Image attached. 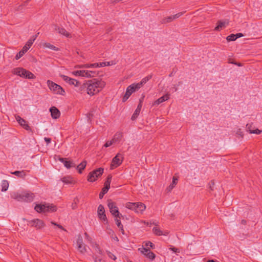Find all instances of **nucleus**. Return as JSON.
<instances>
[{"label": "nucleus", "instance_id": "nucleus-1", "mask_svg": "<svg viewBox=\"0 0 262 262\" xmlns=\"http://www.w3.org/2000/svg\"><path fill=\"white\" fill-rule=\"evenodd\" d=\"M105 84V82L101 79H93L86 81L87 94L92 96L99 93Z\"/></svg>", "mask_w": 262, "mask_h": 262}, {"label": "nucleus", "instance_id": "nucleus-2", "mask_svg": "<svg viewBox=\"0 0 262 262\" xmlns=\"http://www.w3.org/2000/svg\"><path fill=\"white\" fill-rule=\"evenodd\" d=\"M12 198L18 201L31 202L33 200L34 195L30 192H22L21 193H14Z\"/></svg>", "mask_w": 262, "mask_h": 262}, {"label": "nucleus", "instance_id": "nucleus-3", "mask_svg": "<svg viewBox=\"0 0 262 262\" xmlns=\"http://www.w3.org/2000/svg\"><path fill=\"white\" fill-rule=\"evenodd\" d=\"M125 207L129 209L134 210L136 213L141 214H142L146 209L145 205L141 202H128L125 204Z\"/></svg>", "mask_w": 262, "mask_h": 262}, {"label": "nucleus", "instance_id": "nucleus-4", "mask_svg": "<svg viewBox=\"0 0 262 262\" xmlns=\"http://www.w3.org/2000/svg\"><path fill=\"white\" fill-rule=\"evenodd\" d=\"M47 84L50 90L53 93L64 95L65 92L60 85L55 83L50 80H47Z\"/></svg>", "mask_w": 262, "mask_h": 262}, {"label": "nucleus", "instance_id": "nucleus-5", "mask_svg": "<svg viewBox=\"0 0 262 262\" xmlns=\"http://www.w3.org/2000/svg\"><path fill=\"white\" fill-rule=\"evenodd\" d=\"M140 89V88L137 83H134L129 85L126 88L125 94L122 99L123 102L126 101L133 93L137 91Z\"/></svg>", "mask_w": 262, "mask_h": 262}, {"label": "nucleus", "instance_id": "nucleus-6", "mask_svg": "<svg viewBox=\"0 0 262 262\" xmlns=\"http://www.w3.org/2000/svg\"><path fill=\"white\" fill-rule=\"evenodd\" d=\"M103 172V168H99L90 172L88 176V181L91 182L95 181Z\"/></svg>", "mask_w": 262, "mask_h": 262}, {"label": "nucleus", "instance_id": "nucleus-7", "mask_svg": "<svg viewBox=\"0 0 262 262\" xmlns=\"http://www.w3.org/2000/svg\"><path fill=\"white\" fill-rule=\"evenodd\" d=\"M34 41V39H29L28 41L27 42L26 45L24 46L21 51H20L16 55L15 59L16 60L20 58L30 48L33 42Z\"/></svg>", "mask_w": 262, "mask_h": 262}, {"label": "nucleus", "instance_id": "nucleus-8", "mask_svg": "<svg viewBox=\"0 0 262 262\" xmlns=\"http://www.w3.org/2000/svg\"><path fill=\"white\" fill-rule=\"evenodd\" d=\"M107 206L109 208L110 212L115 217H119V218H120L121 214L119 213L118 207L116 205L115 203L113 202L111 200H109L108 201Z\"/></svg>", "mask_w": 262, "mask_h": 262}, {"label": "nucleus", "instance_id": "nucleus-9", "mask_svg": "<svg viewBox=\"0 0 262 262\" xmlns=\"http://www.w3.org/2000/svg\"><path fill=\"white\" fill-rule=\"evenodd\" d=\"M28 225L35 227L37 229H40L45 226V223L39 219H36L28 221Z\"/></svg>", "mask_w": 262, "mask_h": 262}, {"label": "nucleus", "instance_id": "nucleus-10", "mask_svg": "<svg viewBox=\"0 0 262 262\" xmlns=\"http://www.w3.org/2000/svg\"><path fill=\"white\" fill-rule=\"evenodd\" d=\"M98 216L99 219L103 221L105 224L108 223V221L105 214V210L104 207L102 205H99L98 207Z\"/></svg>", "mask_w": 262, "mask_h": 262}, {"label": "nucleus", "instance_id": "nucleus-11", "mask_svg": "<svg viewBox=\"0 0 262 262\" xmlns=\"http://www.w3.org/2000/svg\"><path fill=\"white\" fill-rule=\"evenodd\" d=\"M123 161V157L120 154H118L112 160L111 165V169L117 167L119 166Z\"/></svg>", "mask_w": 262, "mask_h": 262}, {"label": "nucleus", "instance_id": "nucleus-12", "mask_svg": "<svg viewBox=\"0 0 262 262\" xmlns=\"http://www.w3.org/2000/svg\"><path fill=\"white\" fill-rule=\"evenodd\" d=\"M138 250L151 260L154 259L156 257L155 254L151 252L148 248L144 247L140 248L138 249Z\"/></svg>", "mask_w": 262, "mask_h": 262}, {"label": "nucleus", "instance_id": "nucleus-13", "mask_svg": "<svg viewBox=\"0 0 262 262\" xmlns=\"http://www.w3.org/2000/svg\"><path fill=\"white\" fill-rule=\"evenodd\" d=\"M77 245L78 249L81 253L86 252L85 245L83 243V239L81 235H79L77 240Z\"/></svg>", "mask_w": 262, "mask_h": 262}, {"label": "nucleus", "instance_id": "nucleus-14", "mask_svg": "<svg viewBox=\"0 0 262 262\" xmlns=\"http://www.w3.org/2000/svg\"><path fill=\"white\" fill-rule=\"evenodd\" d=\"M15 119L18 123L27 130H31V128L28 124L27 121L19 116H15Z\"/></svg>", "mask_w": 262, "mask_h": 262}, {"label": "nucleus", "instance_id": "nucleus-15", "mask_svg": "<svg viewBox=\"0 0 262 262\" xmlns=\"http://www.w3.org/2000/svg\"><path fill=\"white\" fill-rule=\"evenodd\" d=\"M183 14L182 13H178L175 15L166 17L161 20L162 23L166 24L172 21L173 20L179 18Z\"/></svg>", "mask_w": 262, "mask_h": 262}, {"label": "nucleus", "instance_id": "nucleus-16", "mask_svg": "<svg viewBox=\"0 0 262 262\" xmlns=\"http://www.w3.org/2000/svg\"><path fill=\"white\" fill-rule=\"evenodd\" d=\"M13 73L22 77H25L27 70L22 68H16L13 70Z\"/></svg>", "mask_w": 262, "mask_h": 262}, {"label": "nucleus", "instance_id": "nucleus-17", "mask_svg": "<svg viewBox=\"0 0 262 262\" xmlns=\"http://www.w3.org/2000/svg\"><path fill=\"white\" fill-rule=\"evenodd\" d=\"M51 116L53 119H57L60 116V111L55 106H52L50 108Z\"/></svg>", "mask_w": 262, "mask_h": 262}, {"label": "nucleus", "instance_id": "nucleus-18", "mask_svg": "<svg viewBox=\"0 0 262 262\" xmlns=\"http://www.w3.org/2000/svg\"><path fill=\"white\" fill-rule=\"evenodd\" d=\"M111 180H112V176L108 175L107 176L106 180L105 181V182L104 183V186L102 189V191L103 192H104L105 194L106 193H107V192L108 191V189L110 188V184L111 182Z\"/></svg>", "mask_w": 262, "mask_h": 262}, {"label": "nucleus", "instance_id": "nucleus-19", "mask_svg": "<svg viewBox=\"0 0 262 262\" xmlns=\"http://www.w3.org/2000/svg\"><path fill=\"white\" fill-rule=\"evenodd\" d=\"M59 161L62 162L66 167L69 169L72 167H75L76 165L74 163L71 161H68L67 159L59 158Z\"/></svg>", "mask_w": 262, "mask_h": 262}, {"label": "nucleus", "instance_id": "nucleus-20", "mask_svg": "<svg viewBox=\"0 0 262 262\" xmlns=\"http://www.w3.org/2000/svg\"><path fill=\"white\" fill-rule=\"evenodd\" d=\"M142 106V102L140 100L136 110H135L134 113L133 114V115L132 116V120H134L137 118V117L138 116V115L140 114Z\"/></svg>", "mask_w": 262, "mask_h": 262}, {"label": "nucleus", "instance_id": "nucleus-21", "mask_svg": "<svg viewBox=\"0 0 262 262\" xmlns=\"http://www.w3.org/2000/svg\"><path fill=\"white\" fill-rule=\"evenodd\" d=\"M99 66L98 63H94L92 64H80L77 65L75 66V68H98Z\"/></svg>", "mask_w": 262, "mask_h": 262}, {"label": "nucleus", "instance_id": "nucleus-22", "mask_svg": "<svg viewBox=\"0 0 262 262\" xmlns=\"http://www.w3.org/2000/svg\"><path fill=\"white\" fill-rule=\"evenodd\" d=\"M55 29L60 34L66 36L67 37H71V34L68 33L65 29L56 26Z\"/></svg>", "mask_w": 262, "mask_h": 262}, {"label": "nucleus", "instance_id": "nucleus-23", "mask_svg": "<svg viewBox=\"0 0 262 262\" xmlns=\"http://www.w3.org/2000/svg\"><path fill=\"white\" fill-rule=\"evenodd\" d=\"M123 137V133L122 132H117L113 136L112 140L115 143L119 142Z\"/></svg>", "mask_w": 262, "mask_h": 262}, {"label": "nucleus", "instance_id": "nucleus-24", "mask_svg": "<svg viewBox=\"0 0 262 262\" xmlns=\"http://www.w3.org/2000/svg\"><path fill=\"white\" fill-rule=\"evenodd\" d=\"M169 95L166 94V95L163 96L162 97L159 98L157 100H156L154 102V104L155 105H159V104L162 103L163 102H164V101L167 100L168 99H169Z\"/></svg>", "mask_w": 262, "mask_h": 262}, {"label": "nucleus", "instance_id": "nucleus-25", "mask_svg": "<svg viewBox=\"0 0 262 262\" xmlns=\"http://www.w3.org/2000/svg\"><path fill=\"white\" fill-rule=\"evenodd\" d=\"M227 24H228V23L225 21H219L217 25L215 28L214 30L218 31H220L223 28H224Z\"/></svg>", "mask_w": 262, "mask_h": 262}, {"label": "nucleus", "instance_id": "nucleus-26", "mask_svg": "<svg viewBox=\"0 0 262 262\" xmlns=\"http://www.w3.org/2000/svg\"><path fill=\"white\" fill-rule=\"evenodd\" d=\"M86 81L83 83L82 84H80V83H79V86H77L78 88L77 91L81 94H82L85 91H86V92L87 93V87L86 86Z\"/></svg>", "mask_w": 262, "mask_h": 262}, {"label": "nucleus", "instance_id": "nucleus-27", "mask_svg": "<svg viewBox=\"0 0 262 262\" xmlns=\"http://www.w3.org/2000/svg\"><path fill=\"white\" fill-rule=\"evenodd\" d=\"M154 233L156 235L158 236H160L162 235H166L168 234V232L167 231H165L164 232H163L162 231H161L159 228L158 227H154L152 229Z\"/></svg>", "mask_w": 262, "mask_h": 262}, {"label": "nucleus", "instance_id": "nucleus-28", "mask_svg": "<svg viewBox=\"0 0 262 262\" xmlns=\"http://www.w3.org/2000/svg\"><path fill=\"white\" fill-rule=\"evenodd\" d=\"M46 204L45 205H41L38 204L36 205L34 208L35 210L38 212H46ZM47 209H46L47 210Z\"/></svg>", "mask_w": 262, "mask_h": 262}, {"label": "nucleus", "instance_id": "nucleus-29", "mask_svg": "<svg viewBox=\"0 0 262 262\" xmlns=\"http://www.w3.org/2000/svg\"><path fill=\"white\" fill-rule=\"evenodd\" d=\"M96 73L95 71L90 70H84L83 77L90 78L93 77L96 75Z\"/></svg>", "mask_w": 262, "mask_h": 262}, {"label": "nucleus", "instance_id": "nucleus-30", "mask_svg": "<svg viewBox=\"0 0 262 262\" xmlns=\"http://www.w3.org/2000/svg\"><path fill=\"white\" fill-rule=\"evenodd\" d=\"M86 165V161H83L80 164L77 166L76 169L80 173H82V170L85 168Z\"/></svg>", "mask_w": 262, "mask_h": 262}, {"label": "nucleus", "instance_id": "nucleus-31", "mask_svg": "<svg viewBox=\"0 0 262 262\" xmlns=\"http://www.w3.org/2000/svg\"><path fill=\"white\" fill-rule=\"evenodd\" d=\"M61 180L66 184H72L75 183V181L70 176L64 177L62 178Z\"/></svg>", "mask_w": 262, "mask_h": 262}, {"label": "nucleus", "instance_id": "nucleus-32", "mask_svg": "<svg viewBox=\"0 0 262 262\" xmlns=\"http://www.w3.org/2000/svg\"><path fill=\"white\" fill-rule=\"evenodd\" d=\"M151 78V76H150V75L144 77V78H143L140 82L137 83L138 84V86H139V87L141 88L149 79H150Z\"/></svg>", "mask_w": 262, "mask_h": 262}, {"label": "nucleus", "instance_id": "nucleus-33", "mask_svg": "<svg viewBox=\"0 0 262 262\" xmlns=\"http://www.w3.org/2000/svg\"><path fill=\"white\" fill-rule=\"evenodd\" d=\"M42 46L44 48H49L50 49H51V50H54V51H58V48H57L56 47L54 46L53 45H51V43H50L49 42H45V43H43L42 44Z\"/></svg>", "mask_w": 262, "mask_h": 262}, {"label": "nucleus", "instance_id": "nucleus-34", "mask_svg": "<svg viewBox=\"0 0 262 262\" xmlns=\"http://www.w3.org/2000/svg\"><path fill=\"white\" fill-rule=\"evenodd\" d=\"M11 173L15 175L16 176H17L19 178H24L26 175L25 171L24 170L15 171L14 172H11Z\"/></svg>", "mask_w": 262, "mask_h": 262}, {"label": "nucleus", "instance_id": "nucleus-35", "mask_svg": "<svg viewBox=\"0 0 262 262\" xmlns=\"http://www.w3.org/2000/svg\"><path fill=\"white\" fill-rule=\"evenodd\" d=\"M47 208L46 209V212H55L57 210V207L56 206L51 204V205H47Z\"/></svg>", "mask_w": 262, "mask_h": 262}, {"label": "nucleus", "instance_id": "nucleus-36", "mask_svg": "<svg viewBox=\"0 0 262 262\" xmlns=\"http://www.w3.org/2000/svg\"><path fill=\"white\" fill-rule=\"evenodd\" d=\"M84 70H77L72 72V74L75 76L83 77Z\"/></svg>", "mask_w": 262, "mask_h": 262}, {"label": "nucleus", "instance_id": "nucleus-37", "mask_svg": "<svg viewBox=\"0 0 262 262\" xmlns=\"http://www.w3.org/2000/svg\"><path fill=\"white\" fill-rule=\"evenodd\" d=\"M177 181H178V179L177 178L173 177L172 178V184H171L167 188L169 191L171 190L174 187L175 185L177 183Z\"/></svg>", "mask_w": 262, "mask_h": 262}, {"label": "nucleus", "instance_id": "nucleus-38", "mask_svg": "<svg viewBox=\"0 0 262 262\" xmlns=\"http://www.w3.org/2000/svg\"><path fill=\"white\" fill-rule=\"evenodd\" d=\"M8 187H9L8 182L6 180L3 181L2 183V190L3 191H6L8 189Z\"/></svg>", "mask_w": 262, "mask_h": 262}, {"label": "nucleus", "instance_id": "nucleus-39", "mask_svg": "<svg viewBox=\"0 0 262 262\" xmlns=\"http://www.w3.org/2000/svg\"><path fill=\"white\" fill-rule=\"evenodd\" d=\"M25 78L29 79H34L36 78V77L32 72L27 70V72Z\"/></svg>", "mask_w": 262, "mask_h": 262}, {"label": "nucleus", "instance_id": "nucleus-40", "mask_svg": "<svg viewBox=\"0 0 262 262\" xmlns=\"http://www.w3.org/2000/svg\"><path fill=\"white\" fill-rule=\"evenodd\" d=\"M69 84L70 85H73L75 86H78L79 82L75 79L71 78L70 81L69 82Z\"/></svg>", "mask_w": 262, "mask_h": 262}, {"label": "nucleus", "instance_id": "nucleus-41", "mask_svg": "<svg viewBox=\"0 0 262 262\" xmlns=\"http://www.w3.org/2000/svg\"><path fill=\"white\" fill-rule=\"evenodd\" d=\"M93 247L95 248L96 251L100 254H102V251L99 247V245L96 243H93Z\"/></svg>", "mask_w": 262, "mask_h": 262}, {"label": "nucleus", "instance_id": "nucleus-42", "mask_svg": "<svg viewBox=\"0 0 262 262\" xmlns=\"http://www.w3.org/2000/svg\"><path fill=\"white\" fill-rule=\"evenodd\" d=\"M226 39L228 41H234L237 39V37L236 35H235V34H232L228 36Z\"/></svg>", "mask_w": 262, "mask_h": 262}, {"label": "nucleus", "instance_id": "nucleus-43", "mask_svg": "<svg viewBox=\"0 0 262 262\" xmlns=\"http://www.w3.org/2000/svg\"><path fill=\"white\" fill-rule=\"evenodd\" d=\"M51 224L56 226L57 228H59L60 229H61V230H62L63 231H67V230L66 229H64L61 225H60L59 224H57L55 222H53V221L51 222Z\"/></svg>", "mask_w": 262, "mask_h": 262}, {"label": "nucleus", "instance_id": "nucleus-44", "mask_svg": "<svg viewBox=\"0 0 262 262\" xmlns=\"http://www.w3.org/2000/svg\"><path fill=\"white\" fill-rule=\"evenodd\" d=\"M60 77L62 78V79L66 81L67 83H69V82L70 81L72 78H70L67 76L64 75H60Z\"/></svg>", "mask_w": 262, "mask_h": 262}, {"label": "nucleus", "instance_id": "nucleus-45", "mask_svg": "<svg viewBox=\"0 0 262 262\" xmlns=\"http://www.w3.org/2000/svg\"><path fill=\"white\" fill-rule=\"evenodd\" d=\"M116 217L115 222H116L117 226H118V228H119V227L122 228V226H123V225H122L121 221L120 220V218H119V217Z\"/></svg>", "mask_w": 262, "mask_h": 262}, {"label": "nucleus", "instance_id": "nucleus-46", "mask_svg": "<svg viewBox=\"0 0 262 262\" xmlns=\"http://www.w3.org/2000/svg\"><path fill=\"white\" fill-rule=\"evenodd\" d=\"M145 248H147L149 246L151 248H154L155 245L150 242H146L145 243Z\"/></svg>", "mask_w": 262, "mask_h": 262}, {"label": "nucleus", "instance_id": "nucleus-47", "mask_svg": "<svg viewBox=\"0 0 262 262\" xmlns=\"http://www.w3.org/2000/svg\"><path fill=\"white\" fill-rule=\"evenodd\" d=\"M115 143L114 142V141H113V140L112 139L110 141H107L105 143V144L104 145V146L105 147H108L110 146H111L112 144H114Z\"/></svg>", "mask_w": 262, "mask_h": 262}, {"label": "nucleus", "instance_id": "nucleus-48", "mask_svg": "<svg viewBox=\"0 0 262 262\" xmlns=\"http://www.w3.org/2000/svg\"><path fill=\"white\" fill-rule=\"evenodd\" d=\"M249 133L251 134H255L257 135H259L261 133V130H260L258 129H256L254 130H249Z\"/></svg>", "mask_w": 262, "mask_h": 262}, {"label": "nucleus", "instance_id": "nucleus-49", "mask_svg": "<svg viewBox=\"0 0 262 262\" xmlns=\"http://www.w3.org/2000/svg\"><path fill=\"white\" fill-rule=\"evenodd\" d=\"M84 235H85V238L87 239V241L93 245L94 243H93V242H92V237H91L86 232L84 233Z\"/></svg>", "mask_w": 262, "mask_h": 262}, {"label": "nucleus", "instance_id": "nucleus-50", "mask_svg": "<svg viewBox=\"0 0 262 262\" xmlns=\"http://www.w3.org/2000/svg\"><path fill=\"white\" fill-rule=\"evenodd\" d=\"M169 249L171 250V251H172L174 253H179L180 252L178 248H176L175 247H170L169 248Z\"/></svg>", "mask_w": 262, "mask_h": 262}, {"label": "nucleus", "instance_id": "nucleus-51", "mask_svg": "<svg viewBox=\"0 0 262 262\" xmlns=\"http://www.w3.org/2000/svg\"><path fill=\"white\" fill-rule=\"evenodd\" d=\"M95 262H104V261L101 258H100L98 257H96L95 258Z\"/></svg>", "mask_w": 262, "mask_h": 262}, {"label": "nucleus", "instance_id": "nucleus-52", "mask_svg": "<svg viewBox=\"0 0 262 262\" xmlns=\"http://www.w3.org/2000/svg\"><path fill=\"white\" fill-rule=\"evenodd\" d=\"M45 141L47 142V144H49L51 142V139L49 138L45 137L44 138Z\"/></svg>", "mask_w": 262, "mask_h": 262}, {"label": "nucleus", "instance_id": "nucleus-53", "mask_svg": "<svg viewBox=\"0 0 262 262\" xmlns=\"http://www.w3.org/2000/svg\"><path fill=\"white\" fill-rule=\"evenodd\" d=\"M104 194L105 193L101 191L99 193V198L102 199Z\"/></svg>", "mask_w": 262, "mask_h": 262}, {"label": "nucleus", "instance_id": "nucleus-54", "mask_svg": "<svg viewBox=\"0 0 262 262\" xmlns=\"http://www.w3.org/2000/svg\"><path fill=\"white\" fill-rule=\"evenodd\" d=\"M98 64H99V66L98 67H102L106 66V62H100Z\"/></svg>", "mask_w": 262, "mask_h": 262}, {"label": "nucleus", "instance_id": "nucleus-55", "mask_svg": "<svg viewBox=\"0 0 262 262\" xmlns=\"http://www.w3.org/2000/svg\"><path fill=\"white\" fill-rule=\"evenodd\" d=\"M235 35H236L237 38L243 36V34L242 33H237L236 34H235Z\"/></svg>", "mask_w": 262, "mask_h": 262}, {"label": "nucleus", "instance_id": "nucleus-56", "mask_svg": "<svg viewBox=\"0 0 262 262\" xmlns=\"http://www.w3.org/2000/svg\"><path fill=\"white\" fill-rule=\"evenodd\" d=\"M251 125L247 124L246 128H247V130H248L249 132V130H251Z\"/></svg>", "mask_w": 262, "mask_h": 262}, {"label": "nucleus", "instance_id": "nucleus-57", "mask_svg": "<svg viewBox=\"0 0 262 262\" xmlns=\"http://www.w3.org/2000/svg\"><path fill=\"white\" fill-rule=\"evenodd\" d=\"M38 34H39V33H38L37 34H36L34 36H32L30 39H34V40H35L36 39V37H37V35H38Z\"/></svg>", "mask_w": 262, "mask_h": 262}, {"label": "nucleus", "instance_id": "nucleus-58", "mask_svg": "<svg viewBox=\"0 0 262 262\" xmlns=\"http://www.w3.org/2000/svg\"><path fill=\"white\" fill-rule=\"evenodd\" d=\"M119 229L121 231L122 233V234H124V229H123V226H122V228L121 227H119Z\"/></svg>", "mask_w": 262, "mask_h": 262}, {"label": "nucleus", "instance_id": "nucleus-59", "mask_svg": "<svg viewBox=\"0 0 262 262\" xmlns=\"http://www.w3.org/2000/svg\"><path fill=\"white\" fill-rule=\"evenodd\" d=\"M108 233H109V234H112V235H114V231L110 229L109 232H108Z\"/></svg>", "mask_w": 262, "mask_h": 262}, {"label": "nucleus", "instance_id": "nucleus-60", "mask_svg": "<svg viewBox=\"0 0 262 262\" xmlns=\"http://www.w3.org/2000/svg\"><path fill=\"white\" fill-rule=\"evenodd\" d=\"M113 238H114L115 241H117V242L119 241L118 238V237H117V236H116V235H115V236L113 237Z\"/></svg>", "mask_w": 262, "mask_h": 262}, {"label": "nucleus", "instance_id": "nucleus-61", "mask_svg": "<svg viewBox=\"0 0 262 262\" xmlns=\"http://www.w3.org/2000/svg\"><path fill=\"white\" fill-rule=\"evenodd\" d=\"M142 223H143L144 224H146L147 225H148V223L146 222L145 221H143Z\"/></svg>", "mask_w": 262, "mask_h": 262}, {"label": "nucleus", "instance_id": "nucleus-62", "mask_svg": "<svg viewBox=\"0 0 262 262\" xmlns=\"http://www.w3.org/2000/svg\"><path fill=\"white\" fill-rule=\"evenodd\" d=\"M207 262H215V261L213 260H209Z\"/></svg>", "mask_w": 262, "mask_h": 262}, {"label": "nucleus", "instance_id": "nucleus-63", "mask_svg": "<svg viewBox=\"0 0 262 262\" xmlns=\"http://www.w3.org/2000/svg\"><path fill=\"white\" fill-rule=\"evenodd\" d=\"M113 259L115 260L116 259V257L115 255H113Z\"/></svg>", "mask_w": 262, "mask_h": 262}, {"label": "nucleus", "instance_id": "nucleus-64", "mask_svg": "<svg viewBox=\"0 0 262 262\" xmlns=\"http://www.w3.org/2000/svg\"><path fill=\"white\" fill-rule=\"evenodd\" d=\"M110 64L109 62H106V66H110Z\"/></svg>", "mask_w": 262, "mask_h": 262}]
</instances>
